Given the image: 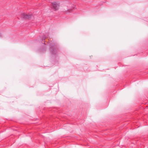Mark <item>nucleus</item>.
I'll list each match as a JSON object with an SVG mask.
<instances>
[{
	"mask_svg": "<svg viewBox=\"0 0 148 148\" xmlns=\"http://www.w3.org/2000/svg\"><path fill=\"white\" fill-rule=\"evenodd\" d=\"M49 45L50 53L52 57L56 58L57 60L58 59V53L57 46L54 42L51 41L47 43Z\"/></svg>",
	"mask_w": 148,
	"mask_h": 148,
	"instance_id": "nucleus-1",
	"label": "nucleus"
},
{
	"mask_svg": "<svg viewBox=\"0 0 148 148\" xmlns=\"http://www.w3.org/2000/svg\"><path fill=\"white\" fill-rule=\"evenodd\" d=\"M40 38L39 39V41L40 42H41L42 43V44L43 45L40 48L38 49V53H42V52L45 51V45L46 44L44 43H42V42H45L46 41H45V39L46 38V36H44L42 37V38H41V37H40Z\"/></svg>",
	"mask_w": 148,
	"mask_h": 148,
	"instance_id": "nucleus-2",
	"label": "nucleus"
},
{
	"mask_svg": "<svg viewBox=\"0 0 148 148\" xmlns=\"http://www.w3.org/2000/svg\"><path fill=\"white\" fill-rule=\"evenodd\" d=\"M53 5L52 8L55 11L57 10L59 7V3L56 1H54L52 3Z\"/></svg>",
	"mask_w": 148,
	"mask_h": 148,
	"instance_id": "nucleus-3",
	"label": "nucleus"
},
{
	"mask_svg": "<svg viewBox=\"0 0 148 148\" xmlns=\"http://www.w3.org/2000/svg\"><path fill=\"white\" fill-rule=\"evenodd\" d=\"M32 16V14L28 15L27 14H21V17L23 18L24 19H29Z\"/></svg>",
	"mask_w": 148,
	"mask_h": 148,
	"instance_id": "nucleus-4",
	"label": "nucleus"
},
{
	"mask_svg": "<svg viewBox=\"0 0 148 148\" xmlns=\"http://www.w3.org/2000/svg\"><path fill=\"white\" fill-rule=\"evenodd\" d=\"M2 35L1 33H0V37H1L2 36Z\"/></svg>",
	"mask_w": 148,
	"mask_h": 148,
	"instance_id": "nucleus-5",
	"label": "nucleus"
}]
</instances>
